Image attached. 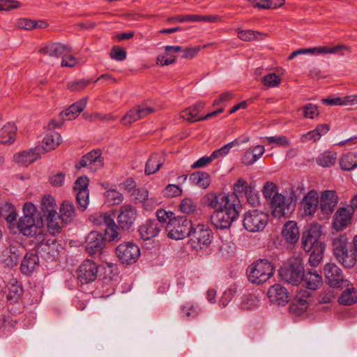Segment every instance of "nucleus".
<instances>
[{"mask_svg": "<svg viewBox=\"0 0 357 357\" xmlns=\"http://www.w3.org/2000/svg\"><path fill=\"white\" fill-rule=\"evenodd\" d=\"M17 213L13 205L5 202L0 205V217H3L6 220L10 228L15 226Z\"/></svg>", "mask_w": 357, "mask_h": 357, "instance_id": "obj_39", "label": "nucleus"}, {"mask_svg": "<svg viewBox=\"0 0 357 357\" xmlns=\"http://www.w3.org/2000/svg\"><path fill=\"white\" fill-rule=\"evenodd\" d=\"M302 281L306 287L311 290L319 289L323 282L321 276L315 271H309L304 273Z\"/></svg>", "mask_w": 357, "mask_h": 357, "instance_id": "obj_40", "label": "nucleus"}, {"mask_svg": "<svg viewBox=\"0 0 357 357\" xmlns=\"http://www.w3.org/2000/svg\"><path fill=\"white\" fill-rule=\"evenodd\" d=\"M61 136L58 132L47 135L43 140V153L55 149L61 142Z\"/></svg>", "mask_w": 357, "mask_h": 357, "instance_id": "obj_43", "label": "nucleus"}, {"mask_svg": "<svg viewBox=\"0 0 357 357\" xmlns=\"http://www.w3.org/2000/svg\"><path fill=\"white\" fill-rule=\"evenodd\" d=\"M324 235L323 227L318 223H312L308 225L301 237V248L307 252L317 247H324L321 236Z\"/></svg>", "mask_w": 357, "mask_h": 357, "instance_id": "obj_3", "label": "nucleus"}, {"mask_svg": "<svg viewBox=\"0 0 357 357\" xmlns=\"http://www.w3.org/2000/svg\"><path fill=\"white\" fill-rule=\"evenodd\" d=\"M8 293L7 300L10 303L17 302L22 294V289L18 282L15 280H11L8 284Z\"/></svg>", "mask_w": 357, "mask_h": 357, "instance_id": "obj_44", "label": "nucleus"}, {"mask_svg": "<svg viewBox=\"0 0 357 357\" xmlns=\"http://www.w3.org/2000/svg\"><path fill=\"white\" fill-rule=\"evenodd\" d=\"M88 98L85 97L75 103L71 105L67 109L60 113L61 119L63 121L73 120L84 110L86 106Z\"/></svg>", "mask_w": 357, "mask_h": 357, "instance_id": "obj_28", "label": "nucleus"}, {"mask_svg": "<svg viewBox=\"0 0 357 357\" xmlns=\"http://www.w3.org/2000/svg\"><path fill=\"white\" fill-rule=\"evenodd\" d=\"M357 302V289L351 285L347 287L339 298V303L344 305H351Z\"/></svg>", "mask_w": 357, "mask_h": 357, "instance_id": "obj_47", "label": "nucleus"}, {"mask_svg": "<svg viewBox=\"0 0 357 357\" xmlns=\"http://www.w3.org/2000/svg\"><path fill=\"white\" fill-rule=\"evenodd\" d=\"M105 197L109 205H119L123 200V195L114 189L107 190L105 192Z\"/></svg>", "mask_w": 357, "mask_h": 357, "instance_id": "obj_55", "label": "nucleus"}, {"mask_svg": "<svg viewBox=\"0 0 357 357\" xmlns=\"http://www.w3.org/2000/svg\"><path fill=\"white\" fill-rule=\"evenodd\" d=\"M98 272V265L94 261L86 259L77 270V279L82 284L90 283L96 279Z\"/></svg>", "mask_w": 357, "mask_h": 357, "instance_id": "obj_16", "label": "nucleus"}, {"mask_svg": "<svg viewBox=\"0 0 357 357\" xmlns=\"http://www.w3.org/2000/svg\"><path fill=\"white\" fill-rule=\"evenodd\" d=\"M335 257L344 267L351 268L356 264L357 252L351 246L350 249L344 251V252L339 254Z\"/></svg>", "mask_w": 357, "mask_h": 357, "instance_id": "obj_36", "label": "nucleus"}, {"mask_svg": "<svg viewBox=\"0 0 357 357\" xmlns=\"http://www.w3.org/2000/svg\"><path fill=\"white\" fill-rule=\"evenodd\" d=\"M43 146H36L29 151H24L16 153L13 156L14 161L20 166L27 167L37 160L40 154L43 153Z\"/></svg>", "mask_w": 357, "mask_h": 357, "instance_id": "obj_17", "label": "nucleus"}, {"mask_svg": "<svg viewBox=\"0 0 357 357\" xmlns=\"http://www.w3.org/2000/svg\"><path fill=\"white\" fill-rule=\"evenodd\" d=\"M267 295L271 303L278 305H283L289 301V294L287 289L279 284L271 286L268 290Z\"/></svg>", "mask_w": 357, "mask_h": 357, "instance_id": "obj_22", "label": "nucleus"}, {"mask_svg": "<svg viewBox=\"0 0 357 357\" xmlns=\"http://www.w3.org/2000/svg\"><path fill=\"white\" fill-rule=\"evenodd\" d=\"M340 165L342 170L351 171L357 167V153H347L340 159Z\"/></svg>", "mask_w": 357, "mask_h": 357, "instance_id": "obj_45", "label": "nucleus"}, {"mask_svg": "<svg viewBox=\"0 0 357 357\" xmlns=\"http://www.w3.org/2000/svg\"><path fill=\"white\" fill-rule=\"evenodd\" d=\"M254 188V185L252 184H248L246 181L240 178L238 179L237 182L234 185V191L233 194H236L238 196L245 195L248 192H250V190Z\"/></svg>", "mask_w": 357, "mask_h": 357, "instance_id": "obj_54", "label": "nucleus"}, {"mask_svg": "<svg viewBox=\"0 0 357 357\" xmlns=\"http://www.w3.org/2000/svg\"><path fill=\"white\" fill-rule=\"evenodd\" d=\"M238 38L243 41H251L253 40H261L267 36L266 34L252 30H238Z\"/></svg>", "mask_w": 357, "mask_h": 357, "instance_id": "obj_50", "label": "nucleus"}, {"mask_svg": "<svg viewBox=\"0 0 357 357\" xmlns=\"http://www.w3.org/2000/svg\"><path fill=\"white\" fill-rule=\"evenodd\" d=\"M24 215L15 222L20 234L28 237L35 236L37 243L45 240V229L41 220H36V206L31 202H26L23 206Z\"/></svg>", "mask_w": 357, "mask_h": 357, "instance_id": "obj_1", "label": "nucleus"}, {"mask_svg": "<svg viewBox=\"0 0 357 357\" xmlns=\"http://www.w3.org/2000/svg\"><path fill=\"white\" fill-rule=\"evenodd\" d=\"M280 276L284 282L298 284L304 277V267L301 261L295 259L291 264L282 266L280 270Z\"/></svg>", "mask_w": 357, "mask_h": 357, "instance_id": "obj_7", "label": "nucleus"}, {"mask_svg": "<svg viewBox=\"0 0 357 357\" xmlns=\"http://www.w3.org/2000/svg\"><path fill=\"white\" fill-rule=\"evenodd\" d=\"M182 194L181 188L174 184H169L162 190V195L167 197H175L180 196Z\"/></svg>", "mask_w": 357, "mask_h": 357, "instance_id": "obj_61", "label": "nucleus"}, {"mask_svg": "<svg viewBox=\"0 0 357 357\" xmlns=\"http://www.w3.org/2000/svg\"><path fill=\"white\" fill-rule=\"evenodd\" d=\"M241 208L240 200L236 194L222 195L221 196L219 209L227 213L234 211L236 213V218H238Z\"/></svg>", "mask_w": 357, "mask_h": 357, "instance_id": "obj_26", "label": "nucleus"}, {"mask_svg": "<svg viewBox=\"0 0 357 357\" xmlns=\"http://www.w3.org/2000/svg\"><path fill=\"white\" fill-rule=\"evenodd\" d=\"M353 213L349 208H338L334 215L333 227L337 231L344 229L351 223Z\"/></svg>", "mask_w": 357, "mask_h": 357, "instance_id": "obj_23", "label": "nucleus"}, {"mask_svg": "<svg viewBox=\"0 0 357 357\" xmlns=\"http://www.w3.org/2000/svg\"><path fill=\"white\" fill-rule=\"evenodd\" d=\"M137 217V210L131 204H126L121 207L118 215V222L122 229H128L134 223Z\"/></svg>", "mask_w": 357, "mask_h": 357, "instance_id": "obj_20", "label": "nucleus"}, {"mask_svg": "<svg viewBox=\"0 0 357 357\" xmlns=\"http://www.w3.org/2000/svg\"><path fill=\"white\" fill-rule=\"evenodd\" d=\"M351 243L345 234H335L331 238V247L334 256L350 249Z\"/></svg>", "mask_w": 357, "mask_h": 357, "instance_id": "obj_30", "label": "nucleus"}, {"mask_svg": "<svg viewBox=\"0 0 357 357\" xmlns=\"http://www.w3.org/2000/svg\"><path fill=\"white\" fill-rule=\"evenodd\" d=\"M103 165V159L101 153L98 150L91 151L84 155L80 160L79 165H76L77 169L88 167L91 171L96 172Z\"/></svg>", "mask_w": 357, "mask_h": 357, "instance_id": "obj_18", "label": "nucleus"}, {"mask_svg": "<svg viewBox=\"0 0 357 357\" xmlns=\"http://www.w3.org/2000/svg\"><path fill=\"white\" fill-rule=\"evenodd\" d=\"M162 225L155 220H149L140 226L139 232L144 240H149L156 236L161 230Z\"/></svg>", "mask_w": 357, "mask_h": 357, "instance_id": "obj_31", "label": "nucleus"}, {"mask_svg": "<svg viewBox=\"0 0 357 357\" xmlns=\"http://www.w3.org/2000/svg\"><path fill=\"white\" fill-rule=\"evenodd\" d=\"M199 308L197 305L188 303L182 307V313L188 318H194L199 314Z\"/></svg>", "mask_w": 357, "mask_h": 357, "instance_id": "obj_64", "label": "nucleus"}, {"mask_svg": "<svg viewBox=\"0 0 357 357\" xmlns=\"http://www.w3.org/2000/svg\"><path fill=\"white\" fill-rule=\"evenodd\" d=\"M346 50L349 53L351 52V47L344 45H337L333 47L327 46H320L312 48H301L296 50L297 55L305 54H336L340 50Z\"/></svg>", "mask_w": 357, "mask_h": 357, "instance_id": "obj_24", "label": "nucleus"}, {"mask_svg": "<svg viewBox=\"0 0 357 357\" xmlns=\"http://www.w3.org/2000/svg\"><path fill=\"white\" fill-rule=\"evenodd\" d=\"M324 250L325 246H318L311 250V254L308 259V262L311 266L316 267L320 264L323 259Z\"/></svg>", "mask_w": 357, "mask_h": 357, "instance_id": "obj_56", "label": "nucleus"}, {"mask_svg": "<svg viewBox=\"0 0 357 357\" xmlns=\"http://www.w3.org/2000/svg\"><path fill=\"white\" fill-rule=\"evenodd\" d=\"M197 208V204L191 198L183 199L179 205L181 212L186 214L193 213Z\"/></svg>", "mask_w": 357, "mask_h": 357, "instance_id": "obj_58", "label": "nucleus"}, {"mask_svg": "<svg viewBox=\"0 0 357 357\" xmlns=\"http://www.w3.org/2000/svg\"><path fill=\"white\" fill-rule=\"evenodd\" d=\"M273 266L266 259H261L250 265L247 270L248 280L255 284H261L273 275Z\"/></svg>", "mask_w": 357, "mask_h": 357, "instance_id": "obj_2", "label": "nucleus"}, {"mask_svg": "<svg viewBox=\"0 0 357 357\" xmlns=\"http://www.w3.org/2000/svg\"><path fill=\"white\" fill-rule=\"evenodd\" d=\"M268 222V215L258 209L250 210L244 215L243 226L250 232L264 230Z\"/></svg>", "mask_w": 357, "mask_h": 357, "instance_id": "obj_4", "label": "nucleus"}, {"mask_svg": "<svg viewBox=\"0 0 357 357\" xmlns=\"http://www.w3.org/2000/svg\"><path fill=\"white\" fill-rule=\"evenodd\" d=\"M89 178L86 176H80L75 183L73 189L76 192L77 203L79 208L84 211L89 202Z\"/></svg>", "mask_w": 357, "mask_h": 357, "instance_id": "obj_14", "label": "nucleus"}, {"mask_svg": "<svg viewBox=\"0 0 357 357\" xmlns=\"http://www.w3.org/2000/svg\"><path fill=\"white\" fill-rule=\"evenodd\" d=\"M236 218V213L234 211L227 213L218 209L212 214L211 221L212 225L216 228L227 229Z\"/></svg>", "mask_w": 357, "mask_h": 357, "instance_id": "obj_19", "label": "nucleus"}, {"mask_svg": "<svg viewBox=\"0 0 357 357\" xmlns=\"http://www.w3.org/2000/svg\"><path fill=\"white\" fill-rule=\"evenodd\" d=\"M91 82V79H84L72 81L68 83L67 87L71 91H79L84 89Z\"/></svg>", "mask_w": 357, "mask_h": 357, "instance_id": "obj_60", "label": "nucleus"}, {"mask_svg": "<svg viewBox=\"0 0 357 357\" xmlns=\"http://www.w3.org/2000/svg\"><path fill=\"white\" fill-rule=\"evenodd\" d=\"M319 204V197L316 191H310L303 198L302 205L305 215L311 216L316 211Z\"/></svg>", "mask_w": 357, "mask_h": 357, "instance_id": "obj_33", "label": "nucleus"}, {"mask_svg": "<svg viewBox=\"0 0 357 357\" xmlns=\"http://www.w3.org/2000/svg\"><path fill=\"white\" fill-rule=\"evenodd\" d=\"M261 82L268 87H276L281 83V78L275 73H270L261 78Z\"/></svg>", "mask_w": 357, "mask_h": 357, "instance_id": "obj_59", "label": "nucleus"}, {"mask_svg": "<svg viewBox=\"0 0 357 357\" xmlns=\"http://www.w3.org/2000/svg\"><path fill=\"white\" fill-rule=\"evenodd\" d=\"M215 193L210 192L204 196L202 199V204L214 209H219L221 201V196Z\"/></svg>", "mask_w": 357, "mask_h": 357, "instance_id": "obj_52", "label": "nucleus"}, {"mask_svg": "<svg viewBox=\"0 0 357 357\" xmlns=\"http://www.w3.org/2000/svg\"><path fill=\"white\" fill-rule=\"evenodd\" d=\"M165 161L163 153H154L148 159L145 166V174L151 175L159 171Z\"/></svg>", "mask_w": 357, "mask_h": 357, "instance_id": "obj_32", "label": "nucleus"}, {"mask_svg": "<svg viewBox=\"0 0 357 357\" xmlns=\"http://www.w3.org/2000/svg\"><path fill=\"white\" fill-rule=\"evenodd\" d=\"M47 229L52 234L59 233L61 229L62 224L65 223L61 220V217L58 215L57 212L48 213L47 215Z\"/></svg>", "mask_w": 357, "mask_h": 357, "instance_id": "obj_42", "label": "nucleus"}, {"mask_svg": "<svg viewBox=\"0 0 357 357\" xmlns=\"http://www.w3.org/2000/svg\"><path fill=\"white\" fill-rule=\"evenodd\" d=\"M126 55V50L119 46H114L110 51V57L116 61L125 60Z\"/></svg>", "mask_w": 357, "mask_h": 357, "instance_id": "obj_63", "label": "nucleus"}, {"mask_svg": "<svg viewBox=\"0 0 357 357\" xmlns=\"http://www.w3.org/2000/svg\"><path fill=\"white\" fill-rule=\"evenodd\" d=\"M183 19H181L183 22H215L220 21L219 15H182Z\"/></svg>", "mask_w": 357, "mask_h": 357, "instance_id": "obj_51", "label": "nucleus"}, {"mask_svg": "<svg viewBox=\"0 0 357 357\" xmlns=\"http://www.w3.org/2000/svg\"><path fill=\"white\" fill-rule=\"evenodd\" d=\"M292 197H286L282 194L276 195L270 201L272 214L275 218L286 216L290 212Z\"/></svg>", "mask_w": 357, "mask_h": 357, "instance_id": "obj_13", "label": "nucleus"}, {"mask_svg": "<svg viewBox=\"0 0 357 357\" xmlns=\"http://www.w3.org/2000/svg\"><path fill=\"white\" fill-rule=\"evenodd\" d=\"M192 227L190 220L185 217H178L167 222L166 231L170 238L180 240L189 236Z\"/></svg>", "mask_w": 357, "mask_h": 357, "instance_id": "obj_5", "label": "nucleus"}, {"mask_svg": "<svg viewBox=\"0 0 357 357\" xmlns=\"http://www.w3.org/2000/svg\"><path fill=\"white\" fill-rule=\"evenodd\" d=\"M75 215L73 205L68 202H64L60 208V217L65 223L71 222Z\"/></svg>", "mask_w": 357, "mask_h": 357, "instance_id": "obj_48", "label": "nucleus"}, {"mask_svg": "<svg viewBox=\"0 0 357 357\" xmlns=\"http://www.w3.org/2000/svg\"><path fill=\"white\" fill-rule=\"evenodd\" d=\"M337 160V153L333 151H325L318 156L317 162L323 167H328L335 165Z\"/></svg>", "mask_w": 357, "mask_h": 357, "instance_id": "obj_49", "label": "nucleus"}, {"mask_svg": "<svg viewBox=\"0 0 357 357\" xmlns=\"http://www.w3.org/2000/svg\"><path fill=\"white\" fill-rule=\"evenodd\" d=\"M90 220L97 226H104L105 236L109 241L119 239L118 227L111 216L107 213L95 214L90 217Z\"/></svg>", "mask_w": 357, "mask_h": 357, "instance_id": "obj_8", "label": "nucleus"}, {"mask_svg": "<svg viewBox=\"0 0 357 357\" xmlns=\"http://www.w3.org/2000/svg\"><path fill=\"white\" fill-rule=\"evenodd\" d=\"M165 53L159 54L157 56V63L161 66H168L172 64L176 61V53L182 50L181 46L167 45L165 47Z\"/></svg>", "mask_w": 357, "mask_h": 357, "instance_id": "obj_35", "label": "nucleus"}, {"mask_svg": "<svg viewBox=\"0 0 357 357\" xmlns=\"http://www.w3.org/2000/svg\"><path fill=\"white\" fill-rule=\"evenodd\" d=\"M263 194L265 198L268 200H271L272 197L279 195L277 191V186L272 182H267L263 188Z\"/></svg>", "mask_w": 357, "mask_h": 357, "instance_id": "obj_62", "label": "nucleus"}, {"mask_svg": "<svg viewBox=\"0 0 357 357\" xmlns=\"http://www.w3.org/2000/svg\"><path fill=\"white\" fill-rule=\"evenodd\" d=\"M157 110L155 107L149 106L146 104L136 105L123 116L121 119V123L126 126H130L131 123L148 116Z\"/></svg>", "mask_w": 357, "mask_h": 357, "instance_id": "obj_10", "label": "nucleus"}, {"mask_svg": "<svg viewBox=\"0 0 357 357\" xmlns=\"http://www.w3.org/2000/svg\"><path fill=\"white\" fill-rule=\"evenodd\" d=\"M23 248L20 245H10L3 250L1 253V261L6 266L13 267L16 266Z\"/></svg>", "mask_w": 357, "mask_h": 357, "instance_id": "obj_27", "label": "nucleus"}, {"mask_svg": "<svg viewBox=\"0 0 357 357\" xmlns=\"http://www.w3.org/2000/svg\"><path fill=\"white\" fill-rule=\"evenodd\" d=\"M329 130V126L326 123L319 124L316 128L305 134H303L301 137V142L306 143L310 141L317 142L322 135H326Z\"/></svg>", "mask_w": 357, "mask_h": 357, "instance_id": "obj_37", "label": "nucleus"}, {"mask_svg": "<svg viewBox=\"0 0 357 357\" xmlns=\"http://www.w3.org/2000/svg\"><path fill=\"white\" fill-rule=\"evenodd\" d=\"M310 296V293L309 291L301 290L291 304V311L298 314L303 313L308 307L309 301L307 298Z\"/></svg>", "mask_w": 357, "mask_h": 357, "instance_id": "obj_29", "label": "nucleus"}, {"mask_svg": "<svg viewBox=\"0 0 357 357\" xmlns=\"http://www.w3.org/2000/svg\"><path fill=\"white\" fill-rule=\"evenodd\" d=\"M337 202L338 199L334 191H324L321 195L320 200V208L321 212L325 215L328 216L333 211Z\"/></svg>", "mask_w": 357, "mask_h": 357, "instance_id": "obj_25", "label": "nucleus"}, {"mask_svg": "<svg viewBox=\"0 0 357 357\" xmlns=\"http://www.w3.org/2000/svg\"><path fill=\"white\" fill-rule=\"evenodd\" d=\"M190 179L193 183L204 189L207 188L211 184L210 176L205 172H196L190 175Z\"/></svg>", "mask_w": 357, "mask_h": 357, "instance_id": "obj_46", "label": "nucleus"}, {"mask_svg": "<svg viewBox=\"0 0 357 357\" xmlns=\"http://www.w3.org/2000/svg\"><path fill=\"white\" fill-rule=\"evenodd\" d=\"M205 103L203 102H199L196 105L192 107H190L183 110L180 113V116L184 120H186L189 122H195L197 121H203L207 120L210 118H212L216 116L218 114L221 113L223 111V109H219L216 111L212 112L211 113L207 114L203 116H199V113L202 109L204 108Z\"/></svg>", "mask_w": 357, "mask_h": 357, "instance_id": "obj_11", "label": "nucleus"}, {"mask_svg": "<svg viewBox=\"0 0 357 357\" xmlns=\"http://www.w3.org/2000/svg\"><path fill=\"white\" fill-rule=\"evenodd\" d=\"M107 240L100 231H91L86 239V250L93 257H98L105 247V241Z\"/></svg>", "mask_w": 357, "mask_h": 357, "instance_id": "obj_12", "label": "nucleus"}, {"mask_svg": "<svg viewBox=\"0 0 357 357\" xmlns=\"http://www.w3.org/2000/svg\"><path fill=\"white\" fill-rule=\"evenodd\" d=\"M17 128L13 123H8L0 130V144H12L15 140Z\"/></svg>", "mask_w": 357, "mask_h": 357, "instance_id": "obj_41", "label": "nucleus"}, {"mask_svg": "<svg viewBox=\"0 0 357 357\" xmlns=\"http://www.w3.org/2000/svg\"><path fill=\"white\" fill-rule=\"evenodd\" d=\"M282 236L287 243L290 244L296 243L300 236L297 224L294 221H288L283 227Z\"/></svg>", "mask_w": 357, "mask_h": 357, "instance_id": "obj_34", "label": "nucleus"}, {"mask_svg": "<svg viewBox=\"0 0 357 357\" xmlns=\"http://www.w3.org/2000/svg\"><path fill=\"white\" fill-rule=\"evenodd\" d=\"M324 273L328 283L333 287H342L348 284L343 279L341 269L334 263H328L324 268Z\"/></svg>", "mask_w": 357, "mask_h": 357, "instance_id": "obj_15", "label": "nucleus"}, {"mask_svg": "<svg viewBox=\"0 0 357 357\" xmlns=\"http://www.w3.org/2000/svg\"><path fill=\"white\" fill-rule=\"evenodd\" d=\"M39 258L33 252H28L24 257L21 263V271L24 274H31L38 266Z\"/></svg>", "mask_w": 357, "mask_h": 357, "instance_id": "obj_38", "label": "nucleus"}, {"mask_svg": "<svg viewBox=\"0 0 357 357\" xmlns=\"http://www.w3.org/2000/svg\"><path fill=\"white\" fill-rule=\"evenodd\" d=\"M190 244L195 250H201L208 247L212 241V232L208 227L197 225L192 228L189 234Z\"/></svg>", "mask_w": 357, "mask_h": 357, "instance_id": "obj_6", "label": "nucleus"}, {"mask_svg": "<svg viewBox=\"0 0 357 357\" xmlns=\"http://www.w3.org/2000/svg\"><path fill=\"white\" fill-rule=\"evenodd\" d=\"M41 209L43 212V216L48 213L56 212L55 209V201L52 196H45L41 201Z\"/></svg>", "mask_w": 357, "mask_h": 357, "instance_id": "obj_57", "label": "nucleus"}, {"mask_svg": "<svg viewBox=\"0 0 357 357\" xmlns=\"http://www.w3.org/2000/svg\"><path fill=\"white\" fill-rule=\"evenodd\" d=\"M239 144H240L239 141L236 139V140H234L233 142H231L224 145L221 148H220L217 150H215L211 153V156H212L213 160L215 159L224 158L229 153L231 149H232L233 147H234L236 146H238Z\"/></svg>", "mask_w": 357, "mask_h": 357, "instance_id": "obj_53", "label": "nucleus"}, {"mask_svg": "<svg viewBox=\"0 0 357 357\" xmlns=\"http://www.w3.org/2000/svg\"><path fill=\"white\" fill-rule=\"evenodd\" d=\"M116 254L121 263L131 264L135 263L138 259L140 250L137 245L127 242L120 244L116 248Z\"/></svg>", "mask_w": 357, "mask_h": 357, "instance_id": "obj_9", "label": "nucleus"}, {"mask_svg": "<svg viewBox=\"0 0 357 357\" xmlns=\"http://www.w3.org/2000/svg\"><path fill=\"white\" fill-rule=\"evenodd\" d=\"M73 51L72 47L61 43H50L41 47L38 52L43 55L49 56L60 57L63 54H69Z\"/></svg>", "mask_w": 357, "mask_h": 357, "instance_id": "obj_21", "label": "nucleus"}]
</instances>
